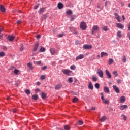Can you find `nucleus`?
Masks as SVG:
<instances>
[{"label": "nucleus", "mask_w": 130, "mask_h": 130, "mask_svg": "<svg viewBox=\"0 0 130 130\" xmlns=\"http://www.w3.org/2000/svg\"><path fill=\"white\" fill-rule=\"evenodd\" d=\"M62 72L64 75H66V76H71L73 71L68 70V69H63Z\"/></svg>", "instance_id": "1"}, {"label": "nucleus", "mask_w": 130, "mask_h": 130, "mask_svg": "<svg viewBox=\"0 0 130 130\" xmlns=\"http://www.w3.org/2000/svg\"><path fill=\"white\" fill-rule=\"evenodd\" d=\"M80 27L81 30H86L87 29V24L86 22L83 21L80 23Z\"/></svg>", "instance_id": "2"}, {"label": "nucleus", "mask_w": 130, "mask_h": 130, "mask_svg": "<svg viewBox=\"0 0 130 130\" xmlns=\"http://www.w3.org/2000/svg\"><path fill=\"white\" fill-rule=\"evenodd\" d=\"M97 31H99V27L98 25H94L92 27V29L91 30V34L93 35L95 34V32H97Z\"/></svg>", "instance_id": "3"}, {"label": "nucleus", "mask_w": 130, "mask_h": 130, "mask_svg": "<svg viewBox=\"0 0 130 130\" xmlns=\"http://www.w3.org/2000/svg\"><path fill=\"white\" fill-rule=\"evenodd\" d=\"M83 48L84 49H86V50L92 49V48H93V46H92V45H91L85 44L83 46Z\"/></svg>", "instance_id": "4"}, {"label": "nucleus", "mask_w": 130, "mask_h": 130, "mask_svg": "<svg viewBox=\"0 0 130 130\" xmlns=\"http://www.w3.org/2000/svg\"><path fill=\"white\" fill-rule=\"evenodd\" d=\"M97 73L100 78H102L103 77V71L101 70V69H98Z\"/></svg>", "instance_id": "5"}, {"label": "nucleus", "mask_w": 130, "mask_h": 130, "mask_svg": "<svg viewBox=\"0 0 130 130\" xmlns=\"http://www.w3.org/2000/svg\"><path fill=\"white\" fill-rule=\"evenodd\" d=\"M113 88L114 89V91L116 92V93H120V90H119V88L116 86V85H113Z\"/></svg>", "instance_id": "6"}, {"label": "nucleus", "mask_w": 130, "mask_h": 130, "mask_svg": "<svg viewBox=\"0 0 130 130\" xmlns=\"http://www.w3.org/2000/svg\"><path fill=\"white\" fill-rule=\"evenodd\" d=\"M105 73L107 77L108 78V79H111V74L109 72V71L108 70H105Z\"/></svg>", "instance_id": "7"}, {"label": "nucleus", "mask_w": 130, "mask_h": 130, "mask_svg": "<svg viewBox=\"0 0 130 130\" xmlns=\"http://www.w3.org/2000/svg\"><path fill=\"white\" fill-rule=\"evenodd\" d=\"M114 15H115V19H116V20H117L118 22H119V23H120V22H121V21L120 20V17L119 16L118 14L115 13Z\"/></svg>", "instance_id": "8"}, {"label": "nucleus", "mask_w": 130, "mask_h": 130, "mask_svg": "<svg viewBox=\"0 0 130 130\" xmlns=\"http://www.w3.org/2000/svg\"><path fill=\"white\" fill-rule=\"evenodd\" d=\"M88 88V89H89V90H93V89H94V86L92 84V82L91 81L89 82Z\"/></svg>", "instance_id": "9"}, {"label": "nucleus", "mask_w": 130, "mask_h": 130, "mask_svg": "<svg viewBox=\"0 0 130 130\" xmlns=\"http://www.w3.org/2000/svg\"><path fill=\"white\" fill-rule=\"evenodd\" d=\"M50 51L51 52V54L52 55H54V54H55V53L57 52L56 50L54 48L50 49Z\"/></svg>", "instance_id": "10"}, {"label": "nucleus", "mask_w": 130, "mask_h": 130, "mask_svg": "<svg viewBox=\"0 0 130 130\" xmlns=\"http://www.w3.org/2000/svg\"><path fill=\"white\" fill-rule=\"evenodd\" d=\"M38 46H39V43H36L34 45L33 51H36V50H37V49H38Z\"/></svg>", "instance_id": "11"}, {"label": "nucleus", "mask_w": 130, "mask_h": 130, "mask_svg": "<svg viewBox=\"0 0 130 130\" xmlns=\"http://www.w3.org/2000/svg\"><path fill=\"white\" fill-rule=\"evenodd\" d=\"M128 108V107L127 106V105H122V106H120V108H119V109L120 110H124V109H126Z\"/></svg>", "instance_id": "12"}, {"label": "nucleus", "mask_w": 130, "mask_h": 130, "mask_svg": "<svg viewBox=\"0 0 130 130\" xmlns=\"http://www.w3.org/2000/svg\"><path fill=\"white\" fill-rule=\"evenodd\" d=\"M116 26L119 29H123L124 28V26L121 23H116Z\"/></svg>", "instance_id": "13"}, {"label": "nucleus", "mask_w": 130, "mask_h": 130, "mask_svg": "<svg viewBox=\"0 0 130 130\" xmlns=\"http://www.w3.org/2000/svg\"><path fill=\"white\" fill-rule=\"evenodd\" d=\"M84 58V55L80 54L76 58V60L78 61L79 59H83Z\"/></svg>", "instance_id": "14"}, {"label": "nucleus", "mask_w": 130, "mask_h": 130, "mask_svg": "<svg viewBox=\"0 0 130 130\" xmlns=\"http://www.w3.org/2000/svg\"><path fill=\"white\" fill-rule=\"evenodd\" d=\"M57 7H58L59 10H61V9H62L63 8V4L62 3H61V2H59L58 4Z\"/></svg>", "instance_id": "15"}, {"label": "nucleus", "mask_w": 130, "mask_h": 130, "mask_svg": "<svg viewBox=\"0 0 130 130\" xmlns=\"http://www.w3.org/2000/svg\"><path fill=\"white\" fill-rule=\"evenodd\" d=\"M108 56V54L106 52H102L101 53V57H103V56Z\"/></svg>", "instance_id": "16"}, {"label": "nucleus", "mask_w": 130, "mask_h": 130, "mask_svg": "<svg viewBox=\"0 0 130 130\" xmlns=\"http://www.w3.org/2000/svg\"><path fill=\"white\" fill-rule=\"evenodd\" d=\"M125 101V96H122L120 98V102H121V103H123Z\"/></svg>", "instance_id": "17"}, {"label": "nucleus", "mask_w": 130, "mask_h": 130, "mask_svg": "<svg viewBox=\"0 0 130 130\" xmlns=\"http://www.w3.org/2000/svg\"><path fill=\"white\" fill-rule=\"evenodd\" d=\"M102 101L104 104H109V101L107 99L104 98V100H102Z\"/></svg>", "instance_id": "18"}, {"label": "nucleus", "mask_w": 130, "mask_h": 130, "mask_svg": "<svg viewBox=\"0 0 130 130\" xmlns=\"http://www.w3.org/2000/svg\"><path fill=\"white\" fill-rule=\"evenodd\" d=\"M8 40H9V41H13V40L15 39V37L13 36H9L8 37Z\"/></svg>", "instance_id": "19"}, {"label": "nucleus", "mask_w": 130, "mask_h": 130, "mask_svg": "<svg viewBox=\"0 0 130 130\" xmlns=\"http://www.w3.org/2000/svg\"><path fill=\"white\" fill-rule=\"evenodd\" d=\"M104 91L105 93H108L110 92L109 88L108 87H107V86H106L104 88Z\"/></svg>", "instance_id": "20"}, {"label": "nucleus", "mask_w": 130, "mask_h": 130, "mask_svg": "<svg viewBox=\"0 0 130 130\" xmlns=\"http://www.w3.org/2000/svg\"><path fill=\"white\" fill-rule=\"evenodd\" d=\"M61 87H62V85L61 84H58L55 86V90H59V89H60Z\"/></svg>", "instance_id": "21"}, {"label": "nucleus", "mask_w": 130, "mask_h": 130, "mask_svg": "<svg viewBox=\"0 0 130 130\" xmlns=\"http://www.w3.org/2000/svg\"><path fill=\"white\" fill-rule=\"evenodd\" d=\"M106 120V117L105 116H103V117H101V118L100 119V121L101 122H103Z\"/></svg>", "instance_id": "22"}, {"label": "nucleus", "mask_w": 130, "mask_h": 130, "mask_svg": "<svg viewBox=\"0 0 130 130\" xmlns=\"http://www.w3.org/2000/svg\"><path fill=\"white\" fill-rule=\"evenodd\" d=\"M0 10L2 12H6V8H5V7H4L3 5H1Z\"/></svg>", "instance_id": "23"}, {"label": "nucleus", "mask_w": 130, "mask_h": 130, "mask_svg": "<svg viewBox=\"0 0 130 130\" xmlns=\"http://www.w3.org/2000/svg\"><path fill=\"white\" fill-rule=\"evenodd\" d=\"M45 50H46V49L44 47H42L39 49L40 52H45Z\"/></svg>", "instance_id": "24"}, {"label": "nucleus", "mask_w": 130, "mask_h": 130, "mask_svg": "<svg viewBox=\"0 0 130 130\" xmlns=\"http://www.w3.org/2000/svg\"><path fill=\"white\" fill-rule=\"evenodd\" d=\"M46 96H47L46 93H45L44 92L41 93V97H42V99H45V98H46Z\"/></svg>", "instance_id": "25"}, {"label": "nucleus", "mask_w": 130, "mask_h": 130, "mask_svg": "<svg viewBox=\"0 0 130 130\" xmlns=\"http://www.w3.org/2000/svg\"><path fill=\"white\" fill-rule=\"evenodd\" d=\"M33 100H37L38 99V95L37 94H34L32 95Z\"/></svg>", "instance_id": "26"}, {"label": "nucleus", "mask_w": 130, "mask_h": 130, "mask_svg": "<svg viewBox=\"0 0 130 130\" xmlns=\"http://www.w3.org/2000/svg\"><path fill=\"white\" fill-rule=\"evenodd\" d=\"M27 67L29 68L30 70H33V65L31 63H27Z\"/></svg>", "instance_id": "27"}, {"label": "nucleus", "mask_w": 130, "mask_h": 130, "mask_svg": "<svg viewBox=\"0 0 130 130\" xmlns=\"http://www.w3.org/2000/svg\"><path fill=\"white\" fill-rule=\"evenodd\" d=\"M78 101H79V99H78V98L77 97L74 98L73 100V102L74 103H78Z\"/></svg>", "instance_id": "28"}, {"label": "nucleus", "mask_w": 130, "mask_h": 130, "mask_svg": "<svg viewBox=\"0 0 130 130\" xmlns=\"http://www.w3.org/2000/svg\"><path fill=\"white\" fill-rule=\"evenodd\" d=\"M44 10H45V9L44 8H41L40 9V10L39 11V15H41V14H42V13H43V12H44Z\"/></svg>", "instance_id": "29"}, {"label": "nucleus", "mask_w": 130, "mask_h": 130, "mask_svg": "<svg viewBox=\"0 0 130 130\" xmlns=\"http://www.w3.org/2000/svg\"><path fill=\"white\" fill-rule=\"evenodd\" d=\"M47 18V15L44 14L43 16H42L41 20L42 21H43L44 20H45Z\"/></svg>", "instance_id": "30"}, {"label": "nucleus", "mask_w": 130, "mask_h": 130, "mask_svg": "<svg viewBox=\"0 0 130 130\" xmlns=\"http://www.w3.org/2000/svg\"><path fill=\"white\" fill-rule=\"evenodd\" d=\"M14 73L15 74V75H19L20 74V71L18 70L17 69H15L14 71Z\"/></svg>", "instance_id": "31"}, {"label": "nucleus", "mask_w": 130, "mask_h": 130, "mask_svg": "<svg viewBox=\"0 0 130 130\" xmlns=\"http://www.w3.org/2000/svg\"><path fill=\"white\" fill-rule=\"evenodd\" d=\"M25 92L26 94H27V95H30V94H31V92L28 89H25Z\"/></svg>", "instance_id": "32"}, {"label": "nucleus", "mask_w": 130, "mask_h": 130, "mask_svg": "<svg viewBox=\"0 0 130 130\" xmlns=\"http://www.w3.org/2000/svg\"><path fill=\"white\" fill-rule=\"evenodd\" d=\"M112 74L114 76V77H117L118 76V74H117V71H113L112 72Z\"/></svg>", "instance_id": "33"}, {"label": "nucleus", "mask_w": 130, "mask_h": 130, "mask_svg": "<svg viewBox=\"0 0 130 130\" xmlns=\"http://www.w3.org/2000/svg\"><path fill=\"white\" fill-rule=\"evenodd\" d=\"M34 63L35 64H37V66H40V64H41V61H34Z\"/></svg>", "instance_id": "34"}, {"label": "nucleus", "mask_w": 130, "mask_h": 130, "mask_svg": "<svg viewBox=\"0 0 130 130\" xmlns=\"http://www.w3.org/2000/svg\"><path fill=\"white\" fill-rule=\"evenodd\" d=\"M64 127L66 130L71 129V127H70V126L69 125H65Z\"/></svg>", "instance_id": "35"}, {"label": "nucleus", "mask_w": 130, "mask_h": 130, "mask_svg": "<svg viewBox=\"0 0 130 130\" xmlns=\"http://www.w3.org/2000/svg\"><path fill=\"white\" fill-rule=\"evenodd\" d=\"M94 87L96 89H99V88H100V85H99V83H95Z\"/></svg>", "instance_id": "36"}, {"label": "nucleus", "mask_w": 130, "mask_h": 130, "mask_svg": "<svg viewBox=\"0 0 130 130\" xmlns=\"http://www.w3.org/2000/svg\"><path fill=\"white\" fill-rule=\"evenodd\" d=\"M66 13L67 14V15H72L73 11H72V10H69L66 12Z\"/></svg>", "instance_id": "37"}, {"label": "nucleus", "mask_w": 130, "mask_h": 130, "mask_svg": "<svg viewBox=\"0 0 130 130\" xmlns=\"http://www.w3.org/2000/svg\"><path fill=\"white\" fill-rule=\"evenodd\" d=\"M117 35L120 38L121 37V31H118L117 32Z\"/></svg>", "instance_id": "38"}, {"label": "nucleus", "mask_w": 130, "mask_h": 130, "mask_svg": "<svg viewBox=\"0 0 130 130\" xmlns=\"http://www.w3.org/2000/svg\"><path fill=\"white\" fill-rule=\"evenodd\" d=\"M6 55V53L4 52H0V57H3V56H5Z\"/></svg>", "instance_id": "39"}, {"label": "nucleus", "mask_w": 130, "mask_h": 130, "mask_svg": "<svg viewBox=\"0 0 130 130\" xmlns=\"http://www.w3.org/2000/svg\"><path fill=\"white\" fill-rule=\"evenodd\" d=\"M71 70H72V71H74V70H76V66L75 65H72L70 67Z\"/></svg>", "instance_id": "40"}, {"label": "nucleus", "mask_w": 130, "mask_h": 130, "mask_svg": "<svg viewBox=\"0 0 130 130\" xmlns=\"http://www.w3.org/2000/svg\"><path fill=\"white\" fill-rule=\"evenodd\" d=\"M102 30H103V31H108V28H107V26H104L103 27H102Z\"/></svg>", "instance_id": "41"}, {"label": "nucleus", "mask_w": 130, "mask_h": 130, "mask_svg": "<svg viewBox=\"0 0 130 130\" xmlns=\"http://www.w3.org/2000/svg\"><path fill=\"white\" fill-rule=\"evenodd\" d=\"M92 80L94 81V82H97V80H98V78L95 76H92Z\"/></svg>", "instance_id": "42"}, {"label": "nucleus", "mask_w": 130, "mask_h": 130, "mask_svg": "<svg viewBox=\"0 0 130 130\" xmlns=\"http://www.w3.org/2000/svg\"><path fill=\"white\" fill-rule=\"evenodd\" d=\"M78 124H79V125H82L84 124V122H83V121L79 120L78 121Z\"/></svg>", "instance_id": "43"}, {"label": "nucleus", "mask_w": 130, "mask_h": 130, "mask_svg": "<svg viewBox=\"0 0 130 130\" xmlns=\"http://www.w3.org/2000/svg\"><path fill=\"white\" fill-rule=\"evenodd\" d=\"M40 79L41 80H45V79H46V77L45 75H42L41 76Z\"/></svg>", "instance_id": "44"}, {"label": "nucleus", "mask_w": 130, "mask_h": 130, "mask_svg": "<svg viewBox=\"0 0 130 130\" xmlns=\"http://www.w3.org/2000/svg\"><path fill=\"white\" fill-rule=\"evenodd\" d=\"M71 18V21H74V20H75V19L76 18V15H72Z\"/></svg>", "instance_id": "45"}, {"label": "nucleus", "mask_w": 130, "mask_h": 130, "mask_svg": "<svg viewBox=\"0 0 130 130\" xmlns=\"http://www.w3.org/2000/svg\"><path fill=\"white\" fill-rule=\"evenodd\" d=\"M112 62H113V59H110L109 60V64L110 65L111 64V63H112Z\"/></svg>", "instance_id": "46"}, {"label": "nucleus", "mask_w": 130, "mask_h": 130, "mask_svg": "<svg viewBox=\"0 0 130 130\" xmlns=\"http://www.w3.org/2000/svg\"><path fill=\"white\" fill-rule=\"evenodd\" d=\"M126 61V57L125 55H123V62H125Z\"/></svg>", "instance_id": "47"}, {"label": "nucleus", "mask_w": 130, "mask_h": 130, "mask_svg": "<svg viewBox=\"0 0 130 130\" xmlns=\"http://www.w3.org/2000/svg\"><path fill=\"white\" fill-rule=\"evenodd\" d=\"M73 81V78L72 77H70L68 79V82H69V83H72Z\"/></svg>", "instance_id": "48"}, {"label": "nucleus", "mask_w": 130, "mask_h": 130, "mask_svg": "<svg viewBox=\"0 0 130 130\" xmlns=\"http://www.w3.org/2000/svg\"><path fill=\"white\" fill-rule=\"evenodd\" d=\"M101 95L102 100H104V94H103V92H101Z\"/></svg>", "instance_id": "49"}, {"label": "nucleus", "mask_w": 130, "mask_h": 130, "mask_svg": "<svg viewBox=\"0 0 130 130\" xmlns=\"http://www.w3.org/2000/svg\"><path fill=\"white\" fill-rule=\"evenodd\" d=\"M20 51H23L24 50V46L22 45L20 46Z\"/></svg>", "instance_id": "50"}, {"label": "nucleus", "mask_w": 130, "mask_h": 130, "mask_svg": "<svg viewBox=\"0 0 130 130\" xmlns=\"http://www.w3.org/2000/svg\"><path fill=\"white\" fill-rule=\"evenodd\" d=\"M39 8V4L36 5L34 6L35 10H37Z\"/></svg>", "instance_id": "51"}, {"label": "nucleus", "mask_w": 130, "mask_h": 130, "mask_svg": "<svg viewBox=\"0 0 130 130\" xmlns=\"http://www.w3.org/2000/svg\"><path fill=\"white\" fill-rule=\"evenodd\" d=\"M81 44V43L80 42V41H76V42H75V44H76V45H79V44Z\"/></svg>", "instance_id": "52"}, {"label": "nucleus", "mask_w": 130, "mask_h": 130, "mask_svg": "<svg viewBox=\"0 0 130 130\" xmlns=\"http://www.w3.org/2000/svg\"><path fill=\"white\" fill-rule=\"evenodd\" d=\"M64 35V34H59V35H58V37L61 38V37H63Z\"/></svg>", "instance_id": "53"}, {"label": "nucleus", "mask_w": 130, "mask_h": 130, "mask_svg": "<svg viewBox=\"0 0 130 130\" xmlns=\"http://www.w3.org/2000/svg\"><path fill=\"white\" fill-rule=\"evenodd\" d=\"M46 69H47V66H43L42 67V70L43 71H44V70H46Z\"/></svg>", "instance_id": "54"}, {"label": "nucleus", "mask_w": 130, "mask_h": 130, "mask_svg": "<svg viewBox=\"0 0 130 130\" xmlns=\"http://www.w3.org/2000/svg\"><path fill=\"white\" fill-rule=\"evenodd\" d=\"M121 116H123L124 120H126V116L124 115H122Z\"/></svg>", "instance_id": "55"}, {"label": "nucleus", "mask_w": 130, "mask_h": 130, "mask_svg": "<svg viewBox=\"0 0 130 130\" xmlns=\"http://www.w3.org/2000/svg\"><path fill=\"white\" fill-rule=\"evenodd\" d=\"M21 23H22V21L21 20H18L17 22V24L18 25H19V24H21Z\"/></svg>", "instance_id": "56"}, {"label": "nucleus", "mask_w": 130, "mask_h": 130, "mask_svg": "<svg viewBox=\"0 0 130 130\" xmlns=\"http://www.w3.org/2000/svg\"><path fill=\"white\" fill-rule=\"evenodd\" d=\"M117 83L118 84H120L121 83V80H120V79H118Z\"/></svg>", "instance_id": "57"}, {"label": "nucleus", "mask_w": 130, "mask_h": 130, "mask_svg": "<svg viewBox=\"0 0 130 130\" xmlns=\"http://www.w3.org/2000/svg\"><path fill=\"white\" fill-rule=\"evenodd\" d=\"M13 112H14V113H16L17 112V109H13Z\"/></svg>", "instance_id": "58"}, {"label": "nucleus", "mask_w": 130, "mask_h": 130, "mask_svg": "<svg viewBox=\"0 0 130 130\" xmlns=\"http://www.w3.org/2000/svg\"><path fill=\"white\" fill-rule=\"evenodd\" d=\"M128 31H130V23L128 25Z\"/></svg>", "instance_id": "59"}, {"label": "nucleus", "mask_w": 130, "mask_h": 130, "mask_svg": "<svg viewBox=\"0 0 130 130\" xmlns=\"http://www.w3.org/2000/svg\"><path fill=\"white\" fill-rule=\"evenodd\" d=\"M107 4H108V1H106L105 3V6L106 7L107 6Z\"/></svg>", "instance_id": "60"}, {"label": "nucleus", "mask_w": 130, "mask_h": 130, "mask_svg": "<svg viewBox=\"0 0 130 130\" xmlns=\"http://www.w3.org/2000/svg\"><path fill=\"white\" fill-rule=\"evenodd\" d=\"M122 19H123V21H124L125 20V17H124V15H122Z\"/></svg>", "instance_id": "61"}, {"label": "nucleus", "mask_w": 130, "mask_h": 130, "mask_svg": "<svg viewBox=\"0 0 130 130\" xmlns=\"http://www.w3.org/2000/svg\"><path fill=\"white\" fill-rule=\"evenodd\" d=\"M97 8H98V9H101V6L100 5H98Z\"/></svg>", "instance_id": "62"}, {"label": "nucleus", "mask_w": 130, "mask_h": 130, "mask_svg": "<svg viewBox=\"0 0 130 130\" xmlns=\"http://www.w3.org/2000/svg\"><path fill=\"white\" fill-rule=\"evenodd\" d=\"M39 38H40V35H38L37 36V39H39Z\"/></svg>", "instance_id": "63"}, {"label": "nucleus", "mask_w": 130, "mask_h": 130, "mask_svg": "<svg viewBox=\"0 0 130 130\" xmlns=\"http://www.w3.org/2000/svg\"><path fill=\"white\" fill-rule=\"evenodd\" d=\"M3 49H4V50H7V47L4 46V47H3Z\"/></svg>", "instance_id": "64"}]
</instances>
